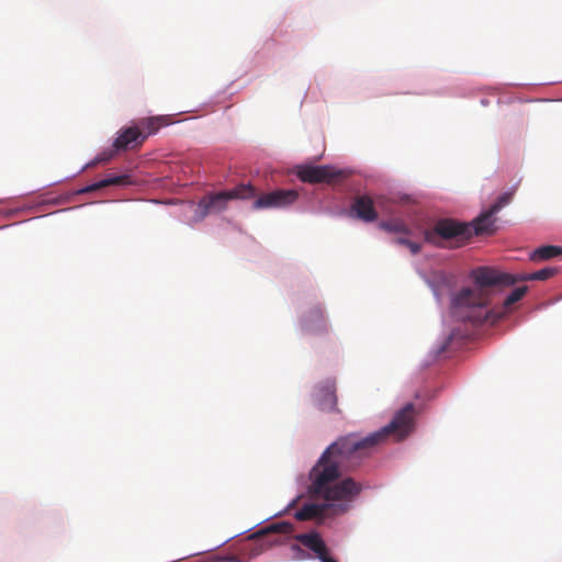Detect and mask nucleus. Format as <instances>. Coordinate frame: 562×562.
Segmentation results:
<instances>
[{"instance_id":"f257e3e1","label":"nucleus","mask_w":562,"mask_h":562,"mask_svg":"<svg viewBox=\"0 0 562 562\" xmlns=\"http://www.w3.org/2000/svg\"><path fill=\"white\" fill-rule=\"evenodd\" d=\"M414 404L408 403L380 430L363 438L350 434L333 442L311 471V493L326 502L352 501L360 493L361 486L352 479H345L338 483L335 481L342 472L356 468L371 449L386 439H405L414 429Z\"/></svg>"},{"instance_id":"f03ea898","label":"nucleus","mask_w":562,"mask_h":562,"mask_svg":"<svg viewBox=\"0 0 562 562\" xmlns=\"http://www.w3.org/2000/svg\"><path fill=\"white\" fill-rule=\"evenodd\" d=\"M555 272L554 268H543L531 273H508L492 267L476 268L471 273L475 288H464L453 297V314L471 323H480L486 317L482 308L490 302L491 290H502L525 281H544Z\"/></svg>"},{"instance_id":"7ed1b4c3","label":"nucleus","mask_w":562,"mask_h":562,"mask_svg":"<svg viewBox=\"0 0 562 562\" xmlns=\"http://www.w3.org/2000/svg\"><path fill=\"white\" fill-rule=\"evenodd\" d=\"M257 195L256 189L250 184H239L232 190L209 193L204 195L198 203L195 215L202 220L209 214H217L225 211L228 202L232 200H249Z\"/></svg>"},{"instance_id":"20e7f679","label":"nucleus","mask_w":562,"mask_h":562,"mask_svg":"<svg viewBox=\"0 0 562 562\" xmlns=\"http://www.w3.org/2000/svg\"><path fill=\"white\" fill-rule=\"evenodd\" d=\"M297 178L306 183H333L347 175L333 166L301 165L295 171Z\"/></svg>"},{"instance_id":"39448f33","label":"nucleus","mask_w":562,"mask_h":562,"mask_svg":"<svg viewBox=\"0 0 562 562\" xmlns=\"http://www.w3.org/2000/svg\"><path fill=\"white\" fill-rule=\"evenodd\" d=\"M432 234H437L443 239H457L464 243L472 237V226L452 218H443L436 223L432 232L425 233V238L430 240Z\"/></svg>"},{"instance_id":"423d86ee","label":"nucleus","mask_w":562,"mask_h":562,"mask_svg":"<svg viewBox=\"0 0 562 562\" xmlns=\"http://www.w3.org/2000/svg\"><path fill=\"white\" fill-rule=\"evenodd\" d=\"M513 193L506 192L502 194L497 201L485 212L474 218L468 225L472 226V236L473 235H483V234H493L495 231L494 215L498 213L505 205H507L512 200Z\"/></svg>"},{"instance_id":"0eeeda50","label":"nucleus","mask_w":562,"mask_h":562,"mask_svg":"<svg viewBox=\"0 0 562 562\" xmlns=\"http://www.w3.org/2000/svg\"><path fill=\"white\" fill-rule=\"evenodd\" d=\"M299 198V192L292 189H279L259 195L252 203L254 210L282 209L293 204Z\"/></svg>"},{"instance_id":"6e6552de","label":"nucleus","mask_w":562,"mask_h":562,"mask_svg":"<svg viewBox=\"0 0 562 562\" xmlns=\"http://www.w3.org/2000/svg\"><path fill=\"white\" fill-rule=\"evenodd\" d=\"M314 401L322 412L340 413L337 406L336 380L327 379L315 387Z\"/></svg>"},{"instance_id":"1a4fd4ad","label":"nucleus","mask_w":562,"mask_h":562,"mask_svg":"<svg viewBox=\"0 0 562 562\" xmlns=\"http://www.w3.org/2000/svg\"><path fill=\"white\" fill-rule=\"evenodd\" d=\"M145 139L146 135H144L138 126L121 128L113 142V148L116 151L134 148L135 146L142 145Z\"/></svg>"},{"instance_id":"9d476101","label":"nucleus","mask_w":562,"mask_h":562,"mask_svg":"<svg viewBox=\"0 0 562 562\" xmlns=\"http://www.w3.org/2000/svg\"><path fill=\"white\" fill-rule=\"evenodd\" d=\"M351 213L359 220L371 223L378 218V212L369 195H358L351 203Z\"/></svg>"},{"instance_id":"9b49d317","label":"nucleus","mask_w":562,"mask_h":562,"mask_svg":"<svg viewBox=\"0 0 562 562\" xmlns=\"http://www.w3.org/2000/svg\"><path fill=\"white\" fill-rule=\"evenodd\" d=\"M295 539L300 543L312 550L319 560L326 553H328L325 542L317 532L300 533L295 537Z\"/></svg>"},{"instance_id":"f8f14e48","label":"nucleus","mask_w":562,"mask_h":562,"mask_svg":"<svg viewBox=\"0 0 562 562\" xmlns=\"http://www.w3.org/2000/svg\"><path fill=\"white\" fill-rule=\"evenodd\" d=\"M303 328L308 333H316L326 329L325 317L322 308H312L302 321Z\"/></svg>"},{"instance_id":"ddd939ff","label":"nucleus","mask_w":562,"mask_h":562,"mask_svg":"<svg viewBox=\"0 0 562 562\" xmlns=\"http://www.w3.org/2000/svg\"><path fill=\"white\" fill-rule=\"evenodd\" d=\"M133 181L128 175L110 176L80 190V193H89L110 186H128Z\"/></svg>"},{"instance_id":"4468645a","label":"nucleus","mask_w":562,"mask_h":562,"mask_svg":"<svg viewBox=\"0 0 562 562\" xmlns=\"http://www.w3.org/2000/svg\"><path fill=\"white\" fill-rule=\"evenodd\" d=\"M169 123L170 120L168 116L158 115L140 119L137 126L144 133V135H146L147 138L149 135L156 134L160 127L168 125Z\"/></svg>"},{"instance_id":"2eb2a0df","label":"nucleus","mask_w":562,"mask_h":562,"mask_svg":"<svg viewBox=\"0 0 562 562\" xmlns=\"http://www.w3.org/2000/svg\"><path fill=\"white\" fill-rule=\"evenodd\" d=\"M329 507V504H305L295 513V518L300 521L322 518Z\"/></svg>"},{"instance_id":"dca6fc26","label":"nucleus","mask_w":562,"mask_h":562,"mask_svg":"<svg viewBox=\"0 0 562 562\" xmlns=\"http://www.w3.org/2000/svg\"><path fill=\"white\" fill-rule=\"evenodd\" d=\"M561 254H562L561 247L547 245V246H542V247H539L536 250H533L530 258L533 261H542V260H548L553 257H557Z\"/></svg>"},{"instance_id":"f3484780","label":"nucleus","mask_w":562,"mask_h":562,"mask_svg":"<svg viewBox=\"0 0 562 562\" xmlns=\"http://www.w3.org/2000/svg\"><path fill=\"white\" fill-rule=\"evenodd\" d=\"M528 288L526 285L514 289L509 295L504 300L503 307L505 311H509L512 305L520 301L526 294Z\"/></svg>"},{"instance_id":"a211bd4d","label":"nucleus","mask_w":562,"mask_h":562,"mask_svg":"<svg viewBox=\"0 0 562 562\" xmlns=\"http://www.w3.org/2000/svg\"><path fill=\"white\" fill-rule=\"evenodd\" d=\"M293 527L291 524L289 522H279V524H274L270 527H268L267 529L265 530H261V531H258L256 533H254L251 536V538H259L263 535H267L269 532H282V533H288L290 531H292Z\"/></svg>"},{"instance_id":"6ab92c4d","label":"nucleus","mask_w":562,"mask_h":562,"mask_svg":"<svg viewBox=\"0 0 562 562\" xmlns=\"http://www.w3.org/2000/svg\"><path fill=\"white\" fill-rule=\"evenodd\" d=\"M380 227L390 233L409 234V228L401 221L382 222Z\"/></svg>"},{"instance_id":"aec40b11","label":"nucleus","mask_w":562,"mask_h":562,"mask_svg":"<svg viewBox=\"0 0 562 562\" xmlns=\"http://www.w3.org/2000/svg\"><path fill=\"white\" fill-rule=\"evenodd\" d=\"M116 150L113 148V150L104 151L100 154L89 166H95L97 164H105L110 161L113 156L115 155Z\"/></svg>"},{"instance_id":"412c9836","label":"nucleus","mask_w":562,"mask_h":562,"mask_svg":"<svg viewBox=\"0 0 562 562\" xmlns=\"http://www.w3.org/2000/svg\"><path fill=\"white\" fill-rule=\"evenodd\" d=\"M405 246L411 250V252L413 255L418 254L420 251V249H422L420 244L412 241V240L405 241Z\"/></svg>"},{"instance_id":"4be33fe9","label":"nucleus","mask_w":562,"mask_h":562,"mask_svg":"<svg viewBox=\"0 0 562 562\" xmlns=\"http://www.w3.org/2000/svg\"><path fill=\"white\" fill-rule=\"evenodd\" d=\"M220 561H225V562H238V558L235 557V555H231V557H223V558H220L218 559Z\"/></svg>"},{"instance_id":"5701e85b","label":"nucleus","mask_w":562,"mask_h":562,"mask_svg":"<svg viewBox=\"0 0 562 562\" xmlns=\"http://www.w3.org/2000/svg\"><path fill=\"white\" fill-rule=\"evenodd\" d=\"M405 241H409V239L405 238V237H397L393 240V243L397 244V245H403L405 246Z\"/></svg>"},{"instance_id":"b1692460","label":"nucleus","mask_w":562,"mask_h":562,"mask_svg":"<svg viewBox=\"0 0 562 562\" xmlns=\"http://www.w3.org/2000/svg\"><path fill=\"white\" fill-rule=\"evenodd\" d=\"M322 562H337L335 559L330 558L328 553H326L322 559Z\"/></svg>"},{"instance_id":"393cba45","label":"nucleus","mask_w":562,"mask_h":562,"mask_svg":"<svg viewBox=\"0 0 562 562\" xmlns=\"http://www.w3.org/2000/svg\"><path fill=\"white\" fill-rule=\"evenodd\" d=\"M339 509H340V512H345V510L347 509V507H346V506H340V505H339Z\"/></svg>"}]
</instances>
